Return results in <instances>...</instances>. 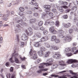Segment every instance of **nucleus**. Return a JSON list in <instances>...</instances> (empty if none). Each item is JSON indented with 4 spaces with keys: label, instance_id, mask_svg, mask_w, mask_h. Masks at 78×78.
Wrapping results in <instances>:
<instances>
[{
    "label": "nucleus",
    "instance_id": "4d7b16f0",
    "mask_svg": "<svg viewBox=\"0 0 78 78\" xmlns=\"http://www.w3.org/2000/svg\"><path fill=\"white\" fill-rule=\"evenodd\" d=\"M48 33V31L46 30H44L43 34H47Z\"/></svg>",
    "mask_w": 78,
    "mask_h": 78
},
{
    "label": "nucleus",
    "instance_id": "603ef678",
    "mask_svg": "<svg viewBox=\"0 0 78 78\" xmlns=\"http://www.w3.org/2000/svg\"><path fill=\"white\" fill-rule=\"evenodd\" d=\"M58 34H62V33L63 32V31L62 30H59L58 31Z\"/></svg>",
    "mask_w": 78,
    "mask_h": 78
},
{
    "label": "nucleus",
    "instance_id": "c03bdc74",
    "mask_svg": "<svg viewBox=\"0 0 78 78\" xmlns=\"http://www.w3.org/2000/svg\"><path fill=\"white\" fill-rule=\"evenodd\" d=\"M64 2L61 1V0H59L58 1V3L60 4V5H63L64 4Z\"/></svg>",
    "mask_w": 78,
    "mask_h": 78
},
{
    "label": "nucleus",
    "instance_id": "393cba45",
    "mask_svg": "<svg viewBox=\"0 0 78 78\" xmlns=\"http://www.w3.org/2000/svg\"><path fill=\"white\" fill-rule=\"evenodd\" d=\"M14 60L15 62L16 63H18V64L19 63V59L17 57H14Z\"/></svg>",
    "mask_w": 78,
    "mask_h": 78
},
{
    "label": "nucleus",
    "instance_id": "a18cd8bd",
    "mask_svg": "<svg viewBox=\"0 0 78 78\" xmlns=\"http://www.w3.org/2000/svg\"><path fill=\"white\" fill-rule=\"evenodd\" d=\"M43 24V22L42 21H41L40 22H39L38 23V25L39 26H42V25Z\"/></svg>",
    "mask_w": 78,
    "mask_h": 78
},
{
    "label": "nucleus",
    "instance_id": "9d476101",
    "mask_svg": "<svg viewBox=\"0 0 78 78\" xmlns=\"http://www.w3.org/2000/svg\"><path fill=\"white\" fill-rule=\"evenodd\" d=\"M28 37L26 35L23 34L22 36V40L23 41H28Z\"/></svg>",
    "mask_w": 78,
    "mask_h": 78
},
{
    "label": "nucleus",
    "instance_id": "49530a36",
    "mask_svg": "<svg viewBox=\"0 0 78 78\" xmlns=\"http://www.w3.org/2000/svg\"><path fill=\"white\" fill-rule=\"evenodd\" d=\"M24 45V43L23 42H21L20 43V47H23Z\"/></svg>",
    "mask_w": 78,
    "mask_h": 78
},
{
    "label": "nucleus",
    "instance_id": "5701e85b",
    "mask_svg": "<svg viewBox=\"0 0 78 78\" xmlns=\"http://www.w3.org/2000/svg\"><path fill=\"white\" fill-rule=\"evenodd\" d=\"M56 39V36L55 35L51 37V41H55Z\"/></svg>",
    "mask_w": 78,
    "mask_h": 78
},
{
    "label": "nucleus",
    "instance_id": "f03ea898",
    "mask_svg": "<svg viewBox=\"0 0 78 78\" xmlns=\"http://www.w3.org/2000/svg\"><path fill=\"white\" fill-rule=\"evenodd\" d=\"M58 62L59 64L61 66L59 67V69L62 70V69H65V67H66V64L65 63V61H63V60H60L58 61ZM61 67H62V68H61Z\"/></svg>",
    "mask_w": 78,
    "mask_h": 78
},
{
    "label": "nucleus",
    "instance_id": "473e14b6",
    "mask_svg": "<svg viewBox=\"0 0 78 78\" xmlns=\"http://www.w3.org/2000/svg\"><path fill=\"white\" fill-rule=\"evenodd\" d=\"M42 70L41 69H39L36 71L37 73H42Z\"/></svg>",
    "mask_w": 78,
    "mask_h": 78
},
{
    "label": "nucleus",
    "instance_id": "c9c22d12",
    "mask_svg": "<svg viewBox=\"0 0 78 78\" xmlns=\"http://www.w3.org/2000/svg\"><path fill=\"white\" fill-rule=\"evenodd\" d=\"M50 20H47L45 22V25H47L48 24H50Z\"/></svg>",
    "mask_w": 78,
    "mask_h": 78
},
{
    "label": "nucleus",
    "instance_id": "58836bf2",
    "mask_svg": "<svg viewBox=\"0 0 78 78\" xmlns=\"http://www.w3.org/2000/svg\"><path fill=\"white\" fill-rule=\"evenodd\" d=\"M78 20V18L77 17H75L74 18L73 20V22H77Z\"/></svg>",
    "mask_w": 78,
    "mask_h": 78
},
{
    "label": "nucleus",
    "instance_id": "e433bc0d",
    "mask_svg": "<svg viewBox=\"0 0 78 78\" xmlns=\"http://www.w3.org/2000/svg\"><path fill=\"white\" fill-rule=\"evenodd\" d=\"M51 11L54 13H57V10L55 9H53L51 10Z\"/></svg>",
    "mask_w": 78,
    "mask_h": 78
},
{
    "label": "nucleus",
    "instance_id": "79ce46f5",
    "mask_svg": "<svg viewBox=\"0 0 78 78\" xmlns=\"http://www.w3.org/2000/svg\"><path fill=\"white\" fill-rule=\"evenodd\" d=\"M73 3L75 5H77L78 4V2L76 0H74Z\"/></svg>",
    "mask_w": 78,
    "mask_h": 78
},
{
    "label": "nucleus",
    "instance_id": "4be33fe9",
    "mask_svg": "<svg viewBox=\"0 0 78 78\" xmlns=\"http://www.w3.org/2000/svg\"><path fill=\"white\" fill-rule=\"evenodd\" d=\"M46 13L47 14L49 15L50 16H53V14L51 12L47 11L46 12Z\"/></svg>",
    "mask_w": 78,
    "mask_h": 78
},
{
    "label": "nucleus",
    "instance_id": "774afa93",
    "mask_svg": "<svg viewBox=\"0 0 78 78\" xmlns=\"http://www.w3.org/2000/svg\"><path fill=\"white\" fill-rule=\"evenodd\" d=\"M38 37L40 38L41 37V34H39L38 35H37Z\"/></svg>",
    "mask_w": 78,
    "mask_h": 78
},
{
    "label": "nucleus",
    "instance_id": "e2e57ef3",
    "mask_svg": "<svg viewBox=\"0 0 78 78\" xmlns=\"http://www.w3.org/2000/svg\"><path fill=\"white\" fill-rule=\"evenodd\" d=\"M55 23H54V22L53 21H51V22H49V24H50L49 25H54V24Z\"/></svg>",
    "mask_w": 78,
    "mask_h": 78
},
{
    "label": "nucleus",
    "instance_id": "a878e982",
    "mask_svg": "<svg viewBox=\"0 0 78 78\" xmlns=\"http://www.w3.org/2000/svg\"><path fill=\"white\" fill-rule=\"evenodd\" d=\"M41 45V44H39V42H37L35 43V44H34V46L36 47H39Z\"/></svg>",
    "mask_w": 78,
    "mask_h": 78
},
{
    "label": "nucleus",
    "instance_id": "2eb2a0df",
    "mask_svg": "<svg viewBox=\"0 0 78 78\" xmlns=\"http://www.w3.org/2000/svg\"><path fill=\"white\" fill-rule=\"evenodd\" d=\"M25 32L28 36H31V35H32L33 34V33L32 31H28L27 30H25Z\"/></svg>",
    "mask_w": 78,
    "mask_h": 78
},
{
    "label": "nucleus",
    "instance_id": "4c0bfd02",
    "mask_svg": "<svg viewBox=\"0 0 78 78\" xmlns=\"http://www.w3.org/2000/svg\"><path fill=\"white\" fill-rule=\"evenodd\" d=\"M41 61H42V60H41V58L38 59L37 60V61L35 62V63H37H37L38 64V63H39V62H41Z\"/></svg>",
    "mask_w": 78,
    "mask_h": 78
},
{
    "label": "nucleus",
    "instance_id": "338daca9",
    "mask_svg": "<svg viewBox=\"0 0 78 78\" xmlns=\"http://www.w3.org/2000/svg\"><path fill=\"white\" fill-rule=\"evenodd\" d=\"M29 3L31 5H34V3L33 2H31Z\"/></svg>",
    "mask_w": 78,
    "mask_h": 78
},
{
    "label": "nucleus",
    "instance_id": "bb28decb",
    "mask_svg": "<svg viewBox=\"0 0 78 78\" xmlns=\"http://www.w3.org/2000/svg\"><path fill=\"white\" fill-rule=\"evenodd\" d=\"M26 12L27 14H29L30 15H31L33 13V12L30 10L27 11Z\"/></svg>",
    "mask_w": 78,
    "mask_h": 78
},
{
    "label": "nucleus",
    "instance_id": "09e8293b",
    "mask_svg": "<svg viewBox=\"0 0 78 78\" xmlns=\"http://www.w3.org/2000/svg\"><path fill=\"white\" fill-rule=\"evenodd\" d=\"M72 51H75L76 50V47H74L72 48Z\"/></svg>",
    "mask_w": 78,
    "mask_h": 78
},
{
    "label": "nucleus",
    "instance_id": "dca6fc26",
    "mask_svg": "<svg viewBox=\"0 0 78 78\" xmlns=\"http://www.w3.org/2000/svg\"><path fill=\"white\" fill-rule=\"evenodd\" d=\"M53 61H54L53 59L52 58H49L47 60L46 62H48V64H49V62H53Z\"/></svg>",
    "mask_w": 78,
    "mask_h": 78
},
{
    "label": "nucleus",
    "instance_id": "6e6d98bb",
    "mask_svg": "<svg viewBox=\"0 0 78 78\" xmlns=\"http://www.w3.org/2000/svg\"><path fill=\"white\" fill-rule=\"evenodd\" d=\"M42 70V71H43L44 72H45V71H47L48 70V68H44V69H41Z\"/></svg>",
    "mask_w": 78,
    "mask_h": 78
},
{
    "label": "nucleus",
    "instance_id": "2f4dec72",
    "mask_svg": "<svg viewBox=\"0 0 78 78\" xmlns=\"http://www.w3.org/2000/svg\"><path fill=\"white\" fill-rule=\"evenodd\" d=\"M54 30L55 28H54V27L53 26H51L49 29V30L51 32H52Z\"/></svg>",
    "mask_w": 78,
    "mask_h": 78
},
{
    "label": "nucleus",
    "instance_id": "ea45409f",
    "mask_svg": "<svg viewBox=\"0 0 78 78\" xmlns=\"http://www.w3.org/2000/svg\"><path fill=\"white\" fill-rule=\"evenodd\" d=\"M20 16H22V19H23V20H26V18H25V17H24L23 16H22V15H23V13H21L20 14Z\"/></svg>",
    "mask_w": 78,
    "mask_h": 78
},
{
    "label": "nucleus",
    "instance_id": "de8ad7c7",
    "mask_svg": "<svg viewBox=\"0 0 78 78\" xmlns=\"http://www.w3.org/2000/svg\"><path fill=\"white\" fill-rule=\"evenodd\" d=\"M56 43H59L60 42V40L59 39H56L55 40Z\"/></svg>",
    "mask_w": 78,
    "mask_h": 78
},
{
    "label": "nucleus",
    "instance_id": "f3484780",
    "mask_svg": "<svg viewBox=\"0 0 78 78\" xmlns=\"http://www.w3.org/2000/svg\"><path fill=\"white\" fill-rule=\"evenodd\" d=\"M71 26V23H69L64 25V27L65 28H69V27H70Z\"/></svg>",
    "mask_w": 78,
    "mask_h": 78
},
{
    "label": "nucleus",
    "instance_id": "20e7f679",
    "mask_svg": "<svg viewBox=\"0 0 78 78\" xmlns=\"http://www.w3.org/2000/svg\"><path fill=\"white\" fill-rule=\"evenodd\" d=\"M41 66H39V69H43L44 68L45 66V65L46 66H51L52 65V64L51 63H41L40 64Z\"/></svg>",
    "mask_w": 78,
    "mask_h": 78
},
{
    "label": "nucleus",
    "instance_id": "f704fd0d",
    "mask_svg": "<svg viewBox=\"0 0 78 78\" xmlns=\"http://www.w3.org/2000/svg\"><path fill=\"white\" fill-rule=\"evenodd\" d=\"M41 50H40V51H45L46 50L45 48L44 47H41Z\"/></svg>",
    "mask_w": 78,
    "mask_h": 78
},
{
    "label": "nucleus",
    "instance_id": "13d9d810",
    "mask_svg": "<svg viewBox=\"0 0 78 78\" xmlns=\"http://www.w3.org/2000/svg\"><path fill=\"white\" fill-rule=\"evenodd\" d=\"M9 61H10L11 62H12V63L14 62V61L12 60V57L10 58Z\"/></svg>",
    "mask_w": 78,
    "mask_h": 78
},
{
    "label": "nucleus",
    "instance_id": "3c124183",
    "mask_svg": "<svg viewBox=\"0 0 78 78\" xmlns=\"http://www.w3.org/2000/svg\"><path fill=\"white\" fill-rule=\"evenodd\" d=\"M72 10H74V11H76L77 10V7H73V8H72Z\"/></svg>",
    "mask_w": 78,
    "mask_h": 78
},
{
    "label": "nucleus",
    "instance_id": "5fc2aeb1",
    "mask_svg": "<svg viewBox=\"0 0 78 78\" xmlns=\"http://www.w3.org/2000/svg\"><path fill=\"white\" fill-rule=\"evenodd\" d=\"M51 33H52L53 34H56L58 32L57 31L55 30L53 31L52 32H51Z\"/></svg>",
    "mask_w": 78,
    "mask_h": 78
},
{
    "label": "nucleus",
    "instance_id": "0eeeda50",
    "mask_svg": "<svg viewBox=\"0 0 78 78\" xmlns=\"http://www.w3.org/2000/svg\"><path fill=\"white\" fill-rule=\"evenodd\" d=\"M69 72L70 73H71L74 76L73 77H71V78H78V75L76 73H74L72 70H69Z\"/></svg>",
    "mask_w": 78,
    "mask_h": 78
},
{
    "label": "nucleus",
    "instance_id": "4468645a",
    "mask_svg": "<svg viewBox=\"0 0 78 78\" xmlns=\"http://www.w3.org/2000/svg\"><path fill=\"white\" fill-rule=\"evenodd\" d=\"M50 5H45L43 6L44 8H45L47 10L49 11H50Z\"/></svg>",
    "mask_w": 78,
    "mask_h": 78
},
{
    "label": "nucleus",
    "instance_id": "6ab92c4d",
    "mask_svg": "<svg viewBox=\"0 0 78 78\" xmlns=\"http://www.w3.org/2000/svg\"><path fill=\"white\" fill-rule=\"evenodd\" d=\"M36 21V19L35 18L31 19L30 20V23L31 24L32 23H34Z\"/></svg>",
    "mask_w": 78,
    "mask_h": 78
},
{
    "label": "nucleus",
    "instance_id": "c756f323",
    "mask_svg": "<svg viewBox=\"0 0 78 78\" xmlns=\"http://www.w3.org/2000/svg\"><path fill=\"white\" fill-rule=\"evenodd\" d=\"M52 48L53 49L56 50L59 49V48L57 46H52Z\"/></svg>",
    "mask_w": 78,
    "mask_h": 78
},
{
    "label": "nucleus",
    "instance_id": "c85d7f7f",
    "mask_svg": "<svg viewBox=\"0 0 78 78\" xmlns=\"http://www.w3.org/2000/svg\"><path fill=\"white\" fill-rule=\"evenodd\" d=\"M71 50V48H66L65 49V51L66 52H68L70 51Z\"/></svg>",
    "mask_w": 78,
    "mask_h": 78
},
{
    "label": "nucleus",
    "instance_id": "8fccbe9b",
    "mask_svg": "<svg viewBox=\"0 0 78 78\" xmlns=\"http://www.w3.org/2000/svg\"><path fill=\"white\" fill-rule=\"evenodd\" d=\"M6 77L7 78H11V74L9 73H8L6 75Z\"/></svg>",
    "mask_w": 78,
    "mask_h": 78
},
{
    "label": "nucleus",
    "instance_id": "f8f14e48",
    "mask_svg": "<svg viewBox=\"0 0 78 78\" xmlns=\"http://www.w3.org/2000/svg\"><path fill=\"white\" fill-rule=\"evenodd\" d=\"M51 76V77H53L54 78H56V77H58V78H66L65 76H59L55 74H52Z\"/></svg>",
    "mask_w": 78,
    "mask_h": 78
},
{
    "label": "nucleus",
    "instance_id": "ddd939ff",
    "mask_svg": "<svg viewBox=\"0 0 78 78\" xmlns=\"http://www.w3.org/2000/svg\"><path fill=\"white\" fill-rule=\"evenodd\" d=\"M9 16V14L6 15L4 14L2 16V19H3L4 20H8V17Z\"/></svg>",
    "mask_w": 78,
    "mask_h": 78
},
{
    "label": "nucleus",
    "instance_id": "680f3d73",
    "mask_svg": "<svg viewBox=\"0 0 78 78\" xmlns=\"http://www.w3.org/2000/svg\"><path fill=\"white\" fill-rule=\"evenodd\" d=\"M15 31H16V32L17 33H19V32H20V29H16L15 30Z\"/></svg>",
    "mask_w": 78,
    "mask_h": 78
},
{
    "label": "nucleus",
    "instance_id": "bf43d9fd",
    "mask_svg": "<svg viewBox=\"0 0 78 78\" xmlns=\"http://www.w3.org/2000/svg\"><path fill=\"white\" fill-rule=\"evenodd\" d=\"M33 16L35 17H37L38 16V14L36 13H34Z\"/></svg>",
    "mask_w": 78,
    "mask_h": 78
},
{
    "label": "nucleus",
    "instance_id": "37998d69",
    "mask_svg": "<svg viewBox=\"0 0 78 78\" xmlns=\"http://www.w3.org/2000/svg\"><path fill=\"white\" fill-rule=\"evenodd\" d=\"M19 10L21 11H25V9L23 7H20L19 8Z\"/></svg>",
    "mask_w": 78,
    "mask_h": 78
},
{
    "label": "nucleus",
    "instance_id": "7c9ffc66",
    "mask_svg": "<svg viewBox=\"0 0 78 78\" xmlns=\"http://www.w3.org/2000/svg\"><path fill=\"white\" fill-rule=\"evenodd\" d=\"M66 56H68V57H69V56H72V54L71 53L68 52L66 53Z\"/></svg>",
    "mask_w": 78,
    "mask_h": 78
},
{
    "label": "nucleus",
    "instance_id": "0e129e2a",
    "mask_svg": "<svg viewBox=\"0 0 78 78\" xmlns=\"http://www.w3.org/2000/svg\"><path fill=\"white\" fill-rule=\"evenodd\" d=\"M67 17H68V16H67V15H66L63 16L64 19H67Z\"/></svg>",
    "mask_w": 78,
    "mask_h": 78
},
{
    "label": "nucleus",
    "instance_id": "9b49d317",
    "mask_svg": "<svg viewBox=\"0 0 78 78\" xmlns=\"http://www.w3.org/2000/svg\"><path fill=\"white\" fill-rule=\"evenodd\" d=\"M48 40V36H46L44 37H42L41 39L40 42H44V41H46Z\"/></svg>",
    "mask_w": 78,
    "mask_h": 78
},
{
    "label": "nucleus",
    "instance_id": "052dcab7",
    "mask_svg": "<svg viewBox=\"0 0 78 78\" xmlns=\"http://www.w3.org/2000/svg\"><path fill=\"white\" fill-rule=\"evenodd\" d=\"M69 32L70 34H71V33H73V29H69Z\"/></svg>",
    "mask_w": 78,
    "mask_h": 78
},
{
    "label": "nucleus",
    "instance_id": "7ed1b4c3",
    "mask_svg": "<svg viewBox=\"0 0 78 78\" xmlns=\"http://www.w3.org/2000/svg\"><path fill=\"white\" fill-rule=\"evenodd\" d=\"M30 54L33 59H36L37 58V53L35 51L31 49L30 52Z\"/></svg>",
    "mask_w": 78,
    "mask_h": 78
},
{
    "label": "nucleus",
    "instance_id": "a211bd4d",
    "mask_svg": "<svg viewBox=\"0 0 78 78\" xmlns=\"http://www.w3.org/2000/svg\"><path fill=\"white\" fill-rule=\"evenodd\" d=\"M51 53V52L50 51H47L45 52V54L44 55V57H48L49 55H50V54Z\"/></svg>",
    "mask_w": 78,
    "mask_h": 78
},
{
    "label": "nucleus",
    "instance_id": "39448f33",
    "mask_svg": "<svg viewBox=\"0 0 78 78\" xmlns=\"http://www.w3.org/2000/svg\"><path fill=\"white\" fill-rule=\"evenodd\" d=\"M18 23H19L16 25V27L17 28H22L23 27V25H22L21 23H22V20H20L18 21Z\"/></svg>",
    "mask_w": 78,
    "mask_h": 78
},
{
    "label": "nucleus",
    "instance_id": "1a4fd4ad",
    "mask_svg": "<svg viewBox=\"0 0 78 78\" xmlns=\"http://www.w3.org/2000/svg\"><path fill=\"white\" fill-rule=\"evenodd\" d=\"M76 62V60L75 59H70L66 63H67L68 64H72L73 62Z\"/></svg>",
    "mask_w": 78,
    "mask_h": 78
},
{
    "label": "nucleus",
    "instance_id": "72a5a7b5",
    "mask_svg": "<svg viewBox=\"0 0 78 78\" xmlns=\"http://www.w3.org/2000/svg\"><path fill=\"white\" fill-rule=\"evenodd\" d=\"M55 25H56L57 27H59V22L58 21H56L55 22Z\"/></svg>",
    "mask_w": 78,
    "mask_h": 78
},
{
    "label": "nucleus",
    "instance_id": "6e6552de",
    "mask_svg": "<svg viewBox=\"0 0 78 78\" xmlns=\"http://www.w3.org/2000/svg\"><path fill=\"white\" fill-rule=\"evenodd\" d=\"M54 56L56 59H59L61 57V55L59 52H56L54 54Z\"/></svg>",
    "mask_w": 78,
    "mask_h": 78
},
{
    "label": "nucleus",
    "instance_id": "aec40b11",
    "mask_svg": "<svg viewBox=\"0 0 78 78\" xmlns=\"http://www.w3.org/2000/svg\"><path fill=\"white\" fill-rule=\"evenodd\" d=\"M38 55L40 56H42V55H44V53L42 51H40L38 52Z\"/></svg>",
    "mask_w": 78,
    "mask_h": 78
},
{
    "label": "nucleus",
    "instance_id": "412c9836",
    "mask_svg": "<svg viewBox=\"0 0 78 78\" xmlns=\"http://www.w3.org/2000/svg\"><path fill=\"white\" fill-rule=\"evenodd\" d=\"M57 67H58V65L56 64H53L51 66V69L52 70H53V69H56Z\"/></svg>",
    "mask_w": 78,
    "mask_h": 78
},
{
    "label": "nucleus",
    "instance_id": "b1692460",
    "mask_svg": "<svg viewBox=\"0 0 78 78\" xmlns=\"http://www.w3.org/2000/svg\"><path fill=\"white\" fill-rule=\"evenodd\" d=\"M19 54L18 53H15L12 55V57L14 56V58H16L17 56H19Z\"/></svg>",
    "mask_w": 78,
    "mask_h": 78
},
{
    "label": "nucleus",
    "instance_id": "69168bd1",
    "mask_svg": "<svg viewBox=\"0 0 78 78\" xmlns=\"http://www.w3.org/2000/svg\"><path fill=\"white\" fill-rule=\"evenodd\" d=\"M9 62L6 63L5 64V66H7V67H8V66H9Z\"/></svg>",
    "mask_w": 78,
    "mask_h": 78
},
{
    "label": "nucleus",
    "instance_id": "a19ab883",
    "mask_svg": "<svg viewBox=\"0 0 78 78\" xmlns=\"http://www.w3.org/2000/svg\"><path fill=\"white\" fill-rule=\"evenodd\" d=\"M33 37L35 39H37V34H35L33 36Z\"/></svg>",
    "mask_w": 78,
    "mask_h": 78
},
{
    "label": "nucleus",
    "instance_id": "423d86ee",
    "mask_svg": "<svg viewBox=\"0 0 78 78\" xmlns=\"http://www.w3.org/2000/svg\"><path fill=\"white\" fill-rule=\"evenodd\" d=\"M62 8L64 9H67V8H68V7L66 6H63L62 7H58V9L60 12H63L64 11V10L62 9Z\"/></svg>",
    "mask_w": 78,
    "mask_h": 78
},
{
    "label": "nucleus",
    "instance_id": "cd10ccee",
    "mask_svg": "<svg viewBox=\"0 0 78 78\" xmlns=\"http://www.w3.org/2000/svg\"><path fill=\"white\" fill-rule=\"evenodd\" d=\"M44 44L47 48H49L50 47V45L47 43H45Z\"/></svg>",
    "mask_w": 78,
    "mask_h": 78
},
{
    "label": "nucleus",
    "instance_id": "f257e3e1",
    "mask_svg": "<svg viewBox=\"0 0 78 78\" xmlns=\"http://www.w3.org/2000/svg\"><path fill=\"white\" fill-rule=\"evenodd\" d=\"M58 36L60 37L63 38V41L64 42L66 43L68 42H70L72 41V37L69 36H63V34H59Z\"/></svg>",
    "mask_w": 78,
    "mask_h": 78
},
{
    "label": "nucleus",
    "instance_id": "864d4df0",
    "mask_svg": "<svg viewBox=\"0 0 78 78\" xmlns=\"http://www.w3.org/2000/svg\"><path fill=\"white\" fill-rule=\"evenodd\" d=\"M3 43V37H1L0 38V44H2Z\"/></svg>",
    "mask_w": 78,
    "mask_h": 78
}]
</instances>
